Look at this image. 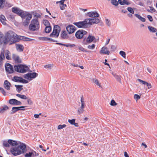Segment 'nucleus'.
Segmentation results:
<instances>
[{
  "instance_id": "1",
  "label": "nucleus",
  "mask_w": 157,
  "mask_h": 157,
  "mask_svg": "<svg viewBox=\"0 0 157 157\" xmlns=\"http://www.w3.org/2000/svg\"><path fill=\"white\" fill-rule=\"evenodd\" d=\"M26 151V147L24 144H21L17 147L12 148L10 151L11 153L14 156H16L23 153Z\"/></svg>"
},
{
  "instance_id": "2",
  "label": "nucleus",
  "mask_w": 157,
  "mask_h": 157,
  "mask_svg": "<svg viewBox=\"0 0 157 157\" xmlns=\"http://www.w3.org/2000/svg\"><path fill=\"white\" fill-rule=\"evenodd\" d=\"M17 35L12 31H8L5 34V44L10 42V44L15 43L17 40Z\"/></svg>"
},
{
  "instance_id": "3",
  "label": "nucleus",
  "mask_w": 157,
  "mask_h": 157,
  "mask_svg": "<svg viewBox=\"0 0 157 157\" xmlns=\"http://www.w3.org/2000/svg\"><path fill=\"white\" fill-rule=\"evenodd\" d=\"M40 28L39 22L37 19H33L29 25V29L32 31H36Z\"/></svg>"
},
{
  "instance_id": "4",
  "label": "nucleus",
  "mask_w": 157,
  "mask_h": 157,
  "mask_svg": "<svg viewBox=\"0 0 157 157\" xmlns=\"http://www.w3.org/2000/svg\"><path fill=\"white\" fill-rule=\"evenodd\" d=\"M15 71L21 73H24L28 71L29 69V67L25 65H17L14 66Z\"/></svg>"
},
{
  "instance_id": "5",
  "label": "nucleus",
  "mask_w": 157,
  "mask_h": 157,
  "mask_svg": "<svg viewBox=\"0 0 157 157\" xmlns=\"http://www.w3.org/2000/svg\"><path fill=\"white\" fill-rule=\"evenodd\" d=\"M87 19L82 21L75 22L73 24L79 28H86L88 27L89 25Z\"/></svg>"
},
{
  "instance_id": "6",
  "label": "nucleus",
  "mask_w": 157,
  "mask_h": 157,
  "mask_svg": "<svg viewBox=\"0 0 157 157\" xmlns=\"http://www.w3.org/2000/svg\"><path fill=\"white\" fill-rule=\"evenodd\" d=\"M60 31V28L58 25H56L54 26L53 31L52 33L50 35L51 37L57 38L59 34Z\"/></svg>"
},
{
  "instance_id": "7",
  "label": "nucleus",
  "mask_w": 157,
  "mask_h": 157,
  "mask_svg": "<svg viewBox=\"0 0 157 157\" xmlns=\"http://www.w3.org/2000/svg\"><path fill=\"white\" fill-rule=\"evenodd\" d=\"M12 11L14 13L20 16L22 18H24L25 11L17 7H13L12 9Z\"/></svg>"
},
{
  "instance_id": "8",
  "label": "nucleus",
  "mask_w": 157,
  "mask_h": 157,
  "mask_svg": "<svg viewBox=\"0 0 157 157\" xmlns=\"http://www.w3.org/2000/svg\"><path fill=\"white\" fill-rule=\"evenodd\" d=\"M38 75V74L36 72H33L26 74L24 75V78L29 80H32Z\"/></svg>"
},
{
  "instance_id": "9",
  "label": "nucleus",
  "mask_w": 157,
  "mask_h": 157,
  "mask_svg": "<svg viewBox=\"0 0 157 157\" xmlns=\"http://www.w3.org/2000/svg\"><path fill=\"white\" fill-rule=\"evenodd\" d=\"M87 32L83 30H79L75 34L76 37L78 39H81L83 36L86 34Z\"/></svg>"
},
{
  "instance_id": "10",
  "label": "nucleus",
  "mask_w": 157,
  "mask_h": 157,
  "mask_svg": "<svg viewBox=\"0 0 157 157\" xmlns=\"http://www.w3.org/2000/svg\"><path fill=\"white\" fill-rule=\"evenodd\" d=\"M5 70L6 72L9 74L12 73L13 72V66L9 63H6L5 64Z\"/></svg>"
},
{
  "instance_id": "11",
  "label": "nucleus",
  "mask_w": 157,
  "mask_h": 157,
  "mask_svg": "<svg viewBox=\"0 0 157 157\" xmlns=\"http://www.w3.org/2000/svg\"><path fill=\"white\" fill-rule=\"evenodd\" d=\"M89 25H91L93 24H98L100 21V19L97 18H88L87 19Z\"/></svg>"
},
{
  "instance_id": "12",
  "label": "nucleus",
  "mask_w": 157,
  "mask_h": 157,
  "mask_svg": "<svg viewBox=\"0 0 157 157\" xmlns=\"http://www.w3.org/2000/svg\"><path fill=\"white\" fill-rule=\"evenodd\" d=\"M65 0H61L59 1L56 2L57 4H59L60 9L62 10H65L67 6L66 4H64Z\"/></svg>"
},
{
  "instance_id": "13",
  "label": "nucleus",
  "mask_w": 157,
  "mask_h": 157,
  "mask_svg": "<svg viewBox=\"0 0 157 157\" xmlns=\"http://www.w3.org/2000/svg\"><path fill=\"white\" fill-rule=\"evenodd\" d=\"M66 29L69 34L73 33L76 30V28L72 25H69L66 27Z\"/></svg>"
},
{
  "instance_id": "14",
  "label": "nucleus",
  "mask_w": 157,
  "mask_h": 157,
  "mask_svg": "<svg viewBox=\"0 0 157 157\" xmlns=\"http://www.w3.org/2000/svg\"><path fill=\"white\" fill-rule=\"evenodd\" d=\"M87 15L91 17H97L99 16L98 13L95 11L89 12L87 13Z\"/></svg>"
},
{
  "instance_id": "15",
  "label": "nucleus",
  "mask_w": 157,
  "mask_h": 157,
  "mask_svg": "<svg viewBox=\"0 0 157 157\" xmlns=\"http://www.w3.org/2000/svg\"><path fill=\"white\" fill-rule=\"evenodd\" d=\"M9 103L10 104L13 105H20L21 104V101L15 99H12L10 100Z\"/></svg>"
},
{
  "instance_id": "16",
  "label": "nucleus",
  "mask_w": 157,
  "mask_h": 157,
  "mask_svg": "<svg viewBox=\"0 0 157 157\" xmlns=\"http://www.w3.org/2000/svg\"><path fill=\"white\" fill-rule=\"evenodd\" d=\"M5 59L4 50L2 49L0 56V67H1L2 65L3 61Z\"/></svg>"
},
{
  "instance_id": "17",
  "label": "nucleus",
  "mask_w": 157,
  "mask_h": 157,
  "mask_svg": "<svg viewBox=\"0 0 157 157\" xmlns=\"http://www.w3.org/2000/svg\"><path fill=\"white\" fill-rule=\"evenodd\" d=\"M100 54H105L109 55V54L110 52L106 47L104 46L101 48V50L100 51Z\"/></svg>"
},
{
  "instance_id": "18",
  "label": "nucleus",
  "mask_w": 157,
  "mask_h": 157,
  "mask_svg": "<svg viewBox=\"0 0 157 157\" xmlns=\"http://www.w3.org/2000/svg\"><path fill=\"white\" fill-rule=\"evenodd\" d=\"M95 39L94 36L89 35L86 39V42L88 43H91Z\"/></svg>"
},
{
  "instance_id": "19",
  "label": "nucleus",
  "mask_w": 157,
  "mask_h": 157,
  "mask_svg": "<svg viewBox=\"0 0 157 157\" xmlns=\"http://www.w3.org/2000/svg\"><path fill=\"white\" fill-rule=\"evenodd\" d=\"M32 17V15L29 13H26V12H24V18H25L26 20L30 21V20Z\"/></svg>"
},
{
  "instance_id": "20",
  "label": "nucleus",
  "mask_w": 157,
  "mask_h": 157,
  "mask_svg": "<svg viewBox=\"0 0 157 157\" xmlns=\"http://www.w3.org/2000/svg\"><path fill=\"white\" fill-rule=\"evenodd\" d=\"M137 80L140 83H142V84L146 85L148 89L151 88V86L150 83H148L147 82L143 81L140 79H138Z\"/></svg>"
},
{
  "instance_id": "21",
  "label": "nucleus",
  "mask_w": 157,
  "mask_h": 157,
  "mask_svg": "<svg viewBox=\"0 0 157 157\" xmlns=\"http://www.w3.org/2000/svg\"><path fill=\"white\" fill-rule=\"evenodd\" d=\"M12 58L16 63H21V59L18 56L14 54H13L12 55Z\"/></svg>"
},
{
  "instance_id": "22",
  "label": "nucleus",
  "mask_w": 157,
  "mask_h": 157,
  "mask_svg": "<svg viewBox=\"0 0 157 157\" xmlns=\"http://www.w3.org/2000/svg\"><path fill=\"white\" fill-rule=\"evenodd\" d=\"M118 2L121 5H129L130 4L128 0H118Z\"/></svg>"
},
{
  "instance_id": "23",
  "label": "nucleus",
  "mask_w": 157,
  "mask_h": 157,
  "mask_svg": "<svg viewBox=\"0 0 157 157\" xmlns=\"http://www.w3.org/2000/svg\"><path fill=\"white\" fill-rule=\"evenodd\" d=\"M10 83L7 80H6L4 82V87L7 90H10Z\"/></svg>"
},
{
  "instance_id": "24",
  "label": "nucleus",
  "mask_w": 157,
  "mask_h": 157,
  "mask_svg": "<svg viewBox=\"0 0 157 157\" xmlns=\"http://www.w3.org/2000/svg\"><path fill=\"white\" fill-rule=\"evenodd\" d=\"M5 36H4L3 34L0 32V45L3 43L5 44Z\"/></svg>"
},
{
  "instance_id": "25",
  "label": "nucleus",
  "mask_w": 157,
  "mask_h": 157,
  "mask_svg": "<svg viewBox=\"0 0 157 157\" xmlns=\"http://www.w3.org/2000/svg\"><path fill=\"white\" fill-rule=\"evenodd\" d=\"M6 19L5 17L2 15H0V21L4 25H6Z\"/></svg>"
},
{
  "instance_id": "26",
  "label": "nucleus",
  "mask_w": 157,
  "mask_h": 157,
  "mask_svg": "<svg viewBox=\"0 0 157 157\" xmlns=\"http://www.w3.org/2000/svg\"><path fill=\"white\" fill-rule=\"evenodd\" d=\"M25 107V106H20V107H13L12 108V113H15L16 111L20 110V108H22Z\"/></svg>"
},
{
  "instance_id": "27",
  "label": "nucleus",
  "mask_w": 157,
  "mask_h": 157,
  "mask_svg": "<svg viewBox=\"0 0 157 157\" xmlns=\"http://www.w3.org/2000/svg\"><path fill=\"white\" fill-rule=\"evenodd\" d=\"M4 53L5 54V56L6 59L8 60H10L11 59V57L10 56V53L8 50L4 51Z\"/></svg>"
},
{
  "instance_id": "28",
  "label": "nucleus",
  "mask_w": 157,
  "mask_h": 157,
  "mask_svg": "<svg viewBox=\"0 0 157 157\" xmlns=\"http://www.w3.org/2000/svg\"><path fill=\"white\" fill-rule=\"evenodd\" d=\"M81 103H79V104H81L80 107L85 108V106H86L85 102L84 101V99L83 97H81Z\"/></svg>"
},
{
  "instance_id": "29",
  "label": "nucleus",
  "mask_w": 157,
  "mask_h": 157,
  "mask_svg": "<svg viewBox=\"0 0 157 157\" xmlns=\"http://www.w3.org/2000/svg\"><path fill=\"white\" fill-rule=\"evenodd\" d=\"M8 142L10 144V146L11 145L12 146H15L17 145V143L16 141H13L11 140H8Z\"/></svg>"
},
{
  "instance_id": "30",
  "label": "nucleus",
  "mask_w": 157,
  "mask_h": 157,
  "mask_svg": "<svg viewBox=\"0 0 157 157\" xmlns=\"http://www.w3.org/2000/svg\"><path fill=\"white\" fill-rule=\"evenodd\" d=\"M34 153H36V152L34 151L29 152V153H26L25 155V157H31L33 155H34Z\"/></svg>"
},
{
  "instance_id": "31",
  "label": "nucleus",
  "mask_w": 157,
  "mask_h": 157,
  "mask_svg": "<svg viewBox=\"0 0 157 157\" xmlns=\"http://www.w3.org/2000/svg\"><path fill=\"white\" fill-rule=\"evenodd\" d=\"M22 78L20 77L14 76L13 77V80L16 82H21Z\"/></svg>"
},
{
  "instance_id": "32",
  "label": "nucleus",
  "mask_w": 157,
  "mask_h": 157,
  "mask_svg": "<svg viewBox=\"0 0 157 157\" xmlns=\"http://www.w3.org/2000/svg\"><path fill=\"white\" fill-rule=\"evenodd\" d=\"M148 28L149 30L151 33H155L157 31V29L156 28L151 26H148Z\"/></svg>"
},
{
  "instance_id": "33",
  "label": "nucleus",
  "mask_w": 157,
  "mask_h": 157,
  "mask_svg": "<svg viewBox=\"0 0 157 157\" xmlns=\"http://www.w3.org/2000/svg\"><path fill=\"white\" fill-rule=\"evenodd\" d=\"M17 49L20 51H23L24 49V47L23 45L20 44H16Z\"/></svg>"
},
{
  "instance_id": "34",
  "label": "nucleus",
  "mask_w": 157,
  "mask_h": 157,
  "mask_svg": "<svg viewBox=\"0 0 157 157\" xmlns=\"http://www.w3.org/2000/svg\"><path fill=\"white\" fill-rule=\"evenodd\" d=\"M9 109L8 107L6 105H5L3 107L0 108V113H3L5 111Z\"/></svg>"
},
{
  "instance_id": "35",
  "label": "nucleus",
  "mask_w": 157,
  "mask_h": 157,
  "mask_svg": "<svg viewBox=\"0 0 157 157\" xmlns=\"http://www.w3.org/2000/svg\"><path fill=\"white\" fill-rule=\"evenodd\" d=\"M15 86L17 88V91L19 92H20L23 89L22 85H15Z\"/></svg>"
},
{
  "instance_id": "36",
  "label": "nucleus",
  "mask_w": 157,
  "mask_h": 157,
  "mask_svg": "<svg viewBox=\"0 0 157 157\" xmlns=\"http://www.w3.org/2000/svg\"><path fill=\"white\" fill-rule=\"evenodd\" d=\"M84 108L80 107L77 110L78 113L79 114L83 113L84 111Z\"/></svg>"
},
{
  "instance_id": "37",
  "label": "nucleus",
  "mask_w": 157,
  "mask_h": 157,
  "mask_svg": "<svg viewBox=\"0 0 157 157\" xmlns=\"http://www.w3.org/2000/svg\"><path fill=\"white\" fill-rule=\"evenodd\" d=\"M95 45L94 44H90L87 46V48L90 50H93L94 49L95 47Z\"/></svg>"
},
{
  "instance_id": "38",
  "label": "nucleus",
  "mask_w": 157,
  "mask_h": 157,
  "mask_svg": "<svg viewBox=\"0 0 157 157\" xmlns=\"http://www.w3.org/2000/svg\"><path fill=\"white\" fill-rule=\"evenodd\" d=\"M16 95L21 99H27V97L24 95H21L20 94H17Z\"/></svg>"
},
{
  "instance_id": "39",
  "label": "nucleus",
  "mask_w": 157,
  "mask_h": 157,
  "mask_svg": "<svg viewBox=\"0 0 157 157\" xmlns=\"http://www.w3.org/2000/svg\"><path fill=\"white\" fill-rule=\"evenodd\" d=\"M3 144L4 146L6 147H10V144L8 142V140L7 141H3Z\"/></svg>"
},
{
  "instance_id": "40",
  "label": "nucleus",
  "mask_w": 157,
  "mask_h": 157,
  "mask_svg": "<svg viewBox=\"0 0 157 157\" xmlns=\"http://www.w3.org/2000/svg\"><path fill=\"white\" fill-rule=\"evenodd\" d=\"M51 29V27L50 26L46 27L45 29V31L46 33H48L50 32Z\"/></svg>"
},
{
  "instance_id": "41",
  "label": "nucleus",
  "mask_w": 157,
  "mask_h": 157,
  "mask_svg": "<svg viewBox=\"0 0 157 157\" xmlns=\"http://www.w3.org/2000/svg\"><path fill=\"white\" fill-rule=\"evenodd\" d=\"M93 81L98 86L100 87H101V83L99 82V81L97 79H94Z\"/></svg>"
},
{
  "instance_id": "42",
  "label": "nucleus",
  "mask_w": 157,
  "mask_h": 157,
  "mask_svg": "<svg viewBox=\"0 0 157 157\" xmlns=\"http://www.w3.org/2000/svg\"><path fill=\"white\" fill-rule=\"evenodd\" d=\"M61 36L63 38H66L67 37V35L66 32L65 31L62 32L61 34Z\"/></svg>"
},
{
  "instance_id": "43",
  "label": "nucleus",
  "mask_w": 157,
  "mask_h": 157,
  "mask_svg": "<svg viewBox=\"0 0 157 157\" xmlns=\"http://www.w3.org/2000/svg\"><path fill=\"white\" fill-rule=\"evenodd\" d=\"M6 0H0V8L4 7Z\"/></svg>"
},
{
  "instance_id": "44",
  "label": "nucleus",
  "mask_w": 157,
  "mask_h": 157,
  "mask_svg": "<svg viewBox=\"0 0 157 157\" xmlns=\"http://www.w3.org/2000/svg\"><path fill=\"white\" fill-rule=\"evenodd\" d=\"M114 77L118 81L121 83V79L120 76L116 74L115 76H114Z\"/></svg>"
},
{
  "instance_id": "45",
  "label": "nucleus",
  "mask_w": 157,
  "mask_h": 157,
  "mask_svg": "<svg viewBox=\"0 0 157 157\" xmlns=\"http://www.w3.org/2000/svg\"><path fill=\"white\" fill-rule=\"evenodd\" d=\"M112 4L115 6H117L118 5V1L117 2L116 0H112L111 1Z\"/></svg>"
},
{
  "instance_id": "46",
  "label": "nucleus",
  "mask_w": 157,
  "mask_h": 157,
  "mask_svg": "<svg viewBox=\"0 0 157 157\" xmlns=\"http://www.w3.org/2000/svg\"><path fill=\"white\" fill-rule=\"evenodd\" d=\"M43 23L44 25L46 26H50V23L49 21L47 20H44L43 21Z\"/></svg>"
},
{
  "instance_id": "47",
  "label": "nucleus",
  "mask_w": 157,
  "mask_h": 157,
  "mask_svg": "<svg viewBox=\"0 0 157 157\" xmlns=\"http://www.w3.org/2000/svg\"><path fill=\"white\" fill-rule=\"evenodd\" d=\"M127 10L130 13L132 14H133L134 13V11L133 9L131 7H128L127 8Z\"/></svg>"
},
{
  "instance_id": "48",
  "label": "nucleus",
  "mask_w": 157,
  "mask_h": 157,
  "mask_svg": "<svg viewBox=\"0 0 157 157\" xmlns=\"http://www.w3.org/2000/svg\"><path fill=\"white\" fill-rule=\"evenodd\" d=\"M135 3L136 4L139 5L141 6H143L144 5V4L143 3H142L141 1L138 0H136Z\"/></svg>"
},
{
  "instance_id": "49",
  "label": "nucleus",
  "mask_w": 157,
  "mask_h": 157,
  "mask_svg": "<svg viewBox=\"0 0 157 157\" xmlns=\"http://www.w3.org/2000/svg\"><path fill=\"white\" fill-rule=\"evenodd\" d=\"M147 11L149 12H154L155 11V9L152 7H149V9H147Z\"/></svg>"
},
{
  "instance_id": "50",
  "label": "nucleus",
  "mask_w": 157,
  "mask_h": 157,
  "mask_svg": "<svg viewBox=\"0 0 157 157\" xmlns=\"http://www.w3.org/2000/svg\"><path fill=\"white\" fill-rule=\"evenodd\" d=\"M106 25L108 26H110L111 25V22L108 19H106L105 20Z\"/></svg>"
},
{
  "instance_id": "51",
  "label": "nucleus",
  "mask_w": 157,
  "mask_h": 157,
  "mask_svg": "<svg viewBox=\"0 0 157 157\" xmlns=\"http://www.w3.org/2000/svg\"><path fill=\"white\" fill-rule=\"evenodd\" d=\"M66 126V125L65 124H63L62 125H59L58 126L57 128L58 129H62Z\"/></svg>"
},
{
  "instance_id": "52",
  "label": "nucleus",
  "mask_w": 157,
  "mask_h": 157,
  "mask_svg": "<svg viewBox=\"0 0 157 157\" xmlns=\"http://www.w3.org/2000/svg\"><path fill=\"white\" fill-rule=\"evenodd\" d=\"M75 119H73L72 120H68V122L71 124L73 125L75 122Z\"/></svg>"
},
{
  "instance_id": "53",
  "label": "nucleus",
  "mask_w": 157,
  "mask_h": 157,
  "mask_svg": "<svg viewBox=\"0 0 157 157\" xmlns=\"http://www.w3.org/2000/svg\"><path fill=\"white\" fill-rule=\"evenodd\" d=\"M120 54L123 57L125 58L126 56V54L125 52L123 51H121L119 52Z\"/></svg>"
},
{
  "instance_id": "54",
  "label": "nucleus",
  "mask_w": 157,
  "mask_h": 157,
  "mask_svg": "<svg viewBox=\"0 0 157 157\" xmlns=\"http://www.w3.org/2000/svg\"><path fill=\"white\" fill-rule=\"evenodd\" d=\"M34 17L36 18L35 19H38V18H40L41 17V15L39 13H36L34 16Z\"/></svg>"
},
{
  "instance_id": "55",
  "label": "nucleus",
  "mask_w": 157,
  "mask_h": 157,
  "mask_svg": "<svg viewBox=\"0 0 157 157\" xmlns=\"http://www.w3.org/2000/svg\"><path fill=\"white\" fill-rule=\"evenodd\" d=\"M134 98L137 101L138 100L140 99V96H139L137 94H135L134 95Z\"/></svg>"
},
{
  "instance_id": "56",
  "label": "nucleus",
  "mask_w": 157,
  "mask_h": 157,
  "mask_svg": "<svg viewBox=\"0 0 157 157\" xmlns=\"http://www.w3.org/2000/svg\"><path fill=\"white\" fill-rule=\"evenodd\" d=\"M117 105V103H116L115 101L113 100H112L111 101L110 103V105L112 106H115Z\"/></svg>"
},
{
  "instance_id": "57",
  "label": "nucleus",
  "mask_w": 157,
  "mask_h": 157,
  "mask_svg": "<svg viewBox=\"0 0 157 157\" xmlns=\"http://www.w3.org/2000/svg\"><path fill=\"white\" fill-rule=\"evenodd\" d=\"M52 67V64H49L45 65L44 66V67L47 69H49L50 68Z\"/></svg>"
},
{
  "instance_id": "58",
  "label": "nucleus",
  "mask_w": 157,
  "mask_h": 157,
  "mask_svg": "<svg viewBox=\"0 0 157 157\" xmlns=\"http://www.w3.org/2000/svg\"><path fill=\"white\" fill-rule=\"evenodd\" d=\"M27 102L28 104L30 105H31L33 104V102L30 99H28Z\"/></svg>"
},
{
  "instance_id": "59",
  "label": "nucleus",
  "mask_w": 157,
  "mask_h": 157,
  "mask_svg": "<svg viewBox=\"0 0 157 157\" xmlns=\"http://www.w3.org/2000/svg\"><path fill=\"white\" fill-rule=\"evenodd\" d=\"M23 39L24 40H25L27 41H30L33 40V39L29 38H27L26 37H25L24 38H23Z\"/></svg>"
},
{
  "instance_id": "60",
  "label": "nucleus",
  "mask_w": 157,
  "mask_h": 157,
  "mask_svg": "<svg viewBox=\"0 0 157 157\" xmlns=\"http://www.w3.org/2000/svg\"><path fill=\"white\" fill-rule=\"evenodd\" d=\"M0 90L1 92L4 94V95H6V92L2 88H0Z\"/></svg>"
},
{
  "instance_id": "61",
  "label": "nucleus",
  "mask_w": 157,
  "mask_h": 157,
  "mask_svg": "<svg viewBox=\"0 0 157 157\" xmlns=\"http://www.w3.org/2000/svg\"><path fill=\"white\" fill-rule=\"evenodd\" d=\"M29 21L26 20L25 21L23 22V24L25 25H28L29 23Z\"/></svg>"
},
{
  "instance_id": "62",
  "label": "nucleus",
  "mask_w": 157,
  "mask_h": 157,
  "mask_svg": "<svg viewBox=\"0 0 157 157\" xmlns=\"http://www.w3.org/2000/svg\"><path fill=\"white\" fill-rule=\"evenodd\" d=\"M82 52H84L85 51V49L82 46H80L78 48Z\"/></svg>"
},
{
  "instance_id": "63",
  "label": "nucleus",
  "mask_w": 157,
  "mask_h": 157,
  "mask_svg": "<svg viewBox=\"0 0 157 157\" xmlns=\"http://www.w3.org/2000/svg\"><path fill=\"white\" fill-rule=\"evenodd\" d=\"M21 82L24 83H27L28 82L27 80L25 79H24L22 78Z\"/></svg>"
},
{
  "instance_id": "64",
  "label": "nucleus",
  "mask_w": 157,
  "mask_h": 157,
  "mask_svg": "<svg viewBox=\"0 0 157 157\" xmlns=\"http://www.w3.org/2000/svg\"><path fill=\"white\" fill-rule=\"evenodd\" d=\"M147 17L150 21H152L153 19L152 17L150 15H147Z\"/></svg>"
}]
</instances>
